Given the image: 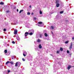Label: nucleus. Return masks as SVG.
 <instances>
[{
  "label": "nucleus",
  "mask_w": 74,
  "mask_h": 74,
  "mask_svg": "<svg viewBox=\"0 0 74 74\" xmlns=\"http://www.w3.org/2000/svg\"><path fill=\"white\" fill-rule=\"evenodd\" d=\"M38 25L39 26H40V27H41L42 26H43V24H42V22H39L38 23Z\"/></svg>",
  "instance_id": "nucleus-1"
},
{
  "label": "nucleus",
  "mask_w": 74,
  "mask_h": 74,
  "mask_svg": "<svg viewBox=\"0 0 74 74\" xmlns=\"http://www.w3.org/2000/svg\"><path fill=\"white\" fill-rule=\"evenodd\" d=\"M29 31L31 32L29 33V35H30V36H32V35H33L34 33V30H33V29H32L29 30Z\"/></svg>",
  "instance_id": "nucleus-2"
},
{
  "label": "nucleus",
  "mask_w": 74,
  "mask_h": 74,
  "mask_svg": "<svg viewBox=\"0 0 74 74\" xmlns=\"http://www.w3.org/2000/svg\"><path fill=\"white\" fill-rule=\"evenodd\" d=\"M25 38H27V36L29 35V33L28 32H26L25 33Z\"/></svg>",
  "instance_id": "nucleus-3"
},
{
  "label": "nucleus",
  "mask_w": 74,
  "mask_h": 74,
  "mask_svg": "<svg viewBox=\"0 0 74 74\" xmlns=\"http://www.w3.org/2000/svg\"><path fill=\"white\" fill-rule=\"evenodd\" d=\"M18 64H20V62H16L15 66H16V67H17Z\"/></svg>",
  "instance_id": "nucleus-4"
},
{
  "label": "nucleus",
  "mask_w": 74,
  "mask_h": 74,
  "mask_svg": "<svg viewBox=\"0 0 74 74\" xmlns=\"http://www.w3.org/2000/svg\"><path fill=\"white\" fill-rule=\"evenodd\" d=\"M17 33H18V31L16 29L15 30L14 33V34H16Z\"/></svg>",
  "instance_id": "nucleus-5"
},
{
  "label": "nucleus",
  "mask_w": 74,
  "mask_h": 74,
  "mask_svg": "<svg viewBox=\"0 0 74 74\" xmlns=\"http://www.w3.org/2000/svg\"><path fill=\"white\" fill-rule=\"evenodd\" d=\"M72 43H71V45L69 47V49H70V50H71V48H72Z\"/></svg>",
  "instance_id": "nucleus-6"
},
{
  "label": "nucleus",
  "mask_w": 74,
  "mask_h": 74,
  "mask_svg": "<svg viewBox=\"0 0 74 74\" xmlns=\"http://www.w3.org/2000/svg\"><path fill=\"white\" fill-rule=\"evenodd\" d=\"M38 47V48L40 49H41V48H42V46H41V44H39Z\"/></svg>",
  "instance_id": "nucleus-7"
},
{
  "label": "nucleus",
  "mask_w": 74,
  "mask_h": 74,
  "mask_svg": "<svg viewBox=\"0 0 74 74\" xmlns=\"http://www.w3.org/2000/svg\"><path fill=\"white\" fill-rule=\"evenodd\" d=\"M16 37V39L17 40H18V41L20 40V38H19V36H17Z\"/></svg>",
  "instance_id": "nucleus-8"
},
{
  "label": "nucleus",
  "mask_w": 74,
  "mask_h": 74,
  "mask_svg": "<svg viewBox=\"0 0 74 74\" xmlns=\"http://www.w3.org/2000/svg\"><path fill=\"white\" fill-rule=\"evenodd\" d=\"M71 65H69V66L68 67V69L70 70V68H71Z\"/></svg>",
  "instance_id": "nucleus-9"
},
{
  "label": "nucleus",
  "mask_w": 74,
  "mask_h": 74,
  "mask_svg": "<svg viewBox=\"0 0 74 74\" xmlns=\"http://www.w3.org/2000/svg\"><path fill=\"white\" fill-rule=\"evenodd\" d=\"M41 40L40 39H38L37 40V41L38 42H41Z\"/></svg>",
  "instance_id": "nucleus-10"
},
{
  "label": "nucleus",
  "mask_w": 74,
  "mask_h": 74,
  "mask_svg": "<svg viewBox=\"0 0 74 74\" xmlns=\"http://www.w3.org/2000/svg\"><path fill=\"white\" fill-rule=\"evenodd\" d=\"M56 5L57 7H59L60 5V4L59 3H56Z\"/></svg>",
  "instance_id": "nucleus-11"
},
{
  "label": "nucleus",
  "mask_w": 74,
  "mask_h": 74,
  "mask_svg": "<svg viewBox=\"0 0 74 74\" xmlns=\"http://www.w3.org/2000/svg\"><path fill=\"white\" fill-rule=\"evenodd\" d=\"M51 29L52 30L53 29H54V26H51Z\"/></svg>",
  "instance_id": "nucleus-12"
},
{
  "label": "nucleus",
  "mask_w": 74,
  "mask_h": 74,
  "mask_svg": "<svg viewBox=\"0 0 74 74\" xmlns=\"http://www.w3.org/2000/svg\"><path fill=\"white\" fill-rule=\"evenodd\" d=\"M25 26L27 27H29V24H26Z\"/></svg>",
  "instance_id": "nucleus-13"
},
{
  "label": "nucleus",
  "mask_w": 74,
  "mask_h": 74,
  "mask_svg": "<svg viewBox=\"0 0 74 74\" xmlns=\"http://www.w3.org/2000/svg\"><path fill=\"white\" fill-rule=\"evenodd\" d=\"M23 54H25V55H27V52L26 51H24L23 52Z\"/></svg>",
  "instance_id": "nucleus-14"
},
{
  "label": "nucleus",
  "mask_w": 74,
  "mask_h": 74,
  "mask_svg": "<svg viewBox=\"0 0 74 74\" xmlns=\"http://www.w3.org/2000/svg\"><path fill=\"white\" fill-rule=\"evenodd\" d=\"M45 37H47L48 36V34H47V33H45Z\"/></svg>",
  "instance_id": "nucleus-15"
},
{
  "label": "nucleus",
  "mask_w": 74,
  "mask_h": 74,
  "mask_svg": "<svg viewBox=\"0 0 74 74\" xmlns=\"http://www.w3.org/2000/svg\"><path fill=\"white\" fill-rule=\"evenodd\" d=\"M63 49H62V47H60V51H63Z\"/></svg>",
  "instance_id": "nucleus-16"
},
{
  "label": "nucleus",
  "mask_w": 74,
  "mask_h": 74,
  "mask_svg": "<svg viewBox=\"0 0 74 74\" xmlns=\"http://www.w3.org/2000/svg\"><path fill=\"white\" fill-rule=\"evenodd\" d=\"M9 63H10L11 64H14V62H10Z\"/></svg>",
  "instance_id": "nucleus-17"
},
{
  "label": "nucleus",
  "mask_w": 74,
  "mask_h": 74,
  "mask_svg": "<svg viewBox=\"0 0 74 74\" xmlns=\"http://www.w3.org/2000/svg\"><path fill=\"white\" fill-rule=\"evenodd\" d=\"M0 4H1V5H3V4H4V3H3V2H1L0 3Z\"/></svg>",
  "instance_id": "nucleus-18"
},
{
  "label": "nucleus",
  "mask_w": 74,
  "mask_h": 74,
  "mask_svg": "<svg viewBox=\"0 0 74 74\" xmlns=\"http://www.w3.org/2000/svg\"><path fill=\"white\" fill-rule=\"evenodd\" d=\"M39 13L40 14H42V11H41V10L40 11Z\"/></svg>",
  "instance_id": "nucleus-19"
},
{
  "label": "nucleus",
  "mask_w": 74,
  "mask_h": 74,
  "mask_svg": "<svg viewBox=\"0 0 74 74\" xmlns=\"http://www.w3.org/2000/svg\"><path fill=\"white\" fill-rule=\"evenodd\" d=\"M23 11V10H21L19 12V13L21 14V12H22Z\"/></svg>",
  "instance_id": "nucleus-20"
},
{
  "label": "nucleus",
  "mask_w": 74,
  "mask_h": 74,
  "mask_svg": "<svg viewBox=\"0 0 74 74\" xmlns=\"http://www.w3.org/2000/svg\"><path fill=\"white\" fill-rule=\"evenodd\" d=\"M4 52L5 53H7V50H5L4 51Z\"/></svg>",
  "instance_id": "nucleus-21"
},
{
  "label": "nucleus",
  "mask_w": 74,
  "mask_h": 74,
  "mask_svg": "<svg viewBox=\"0 0 74 74\" xmlns=\"http://www.w3.org/2000/svg\"><path fill=\"white\" fill-rule=\"evenodd\" d=\"M14 58H15V57H14V56H12V59L13 60L14 59Z\"/></svg>",
  "instance_id": "nucleus-22"
},
{
  "label": "nucleus",
  "mask_w": 74,
  "mask_h": 74,
  "mask_svg": "<svg viewBox=\"0 0 74 74\" xmlns=\"http://www.w3.org/2000/svg\"><path fill=\"white\" fill-rule=\"evenodd\" d=\"M59 3V0L56 1V4H58Z\"/></svg>",
  "instance_id": "nucleus-23"
},
{
  "label": "nucleus",
  "mask_w": 74,
  "mask_h": 74,
  "mask_svg": "<svg viewBox=\"0 0 74 74\" xmlns=\"http://www.w3.org/2000/svg\"><path fill=\"white\" fill-rule=\"evenodd\" d=\"M27 15H30V13L29 12H28L27 13Z\"/></svg>",
  "instance_id": "nucleus-24"
},
{
  "label": "nucleus",
  "mask_w": 74,
  "mask_h": 74,
  "mask_svg": "<svg viewBox=\"0 0 74 74\" xmlns=\"http://www.w3.org/2000/svg\"><path fill=\"white\" fill-rule=\"evenodd\" d=\"M12 44H15V42H14V41H12Z\"/></svg>",
  "instance_id": "nucleus-25"
},
{
  "label": "nucleus",
  "mask_w": 74,
  "mask_h": 74,
  "mask_svg": "<svg viewBox=\"0 0 74 74\" xmlns=\"http://www.w3.org/2000/svg\"><path fill=\"white\" fill-rule=\"evenodd\" d=\"M65 44H68L69 43V41H66L65 42Z\"/></svg>",
  "instance_id": "nucleus-26"
},
{
  "label": "nucleus",
  "mask_w": 74,
  "mask_h": 74,
  "mask_svg": "<svg viewBox=\"0 0 74 74\" xmlns=\"http://www.w3.org/2000/svg\"><path fill=\"white\" fill-rule=\"evenodd\" d=\"M10 63V61H8L5 64H8V63Z\"/></svg>",
  "instance_id": "nucleus-27"
},
{
  "label": "nucleus",
  "mask_w": 74,
  "mask_h": 74,
  "mask_svg": "<svg viewBox=\"0 0 74 74\" xmlns=\"http://www.w3.org/2000/svg\"><path fill=\"white\" fill-rule=\"evenodd\" d=\"M60 14H63V11H62L60 12Z\"/></svg>",
  "instance_id": "nucleus-28"
},
{
  "label": "nucleus",
  "mask_w": 74,
  "mask_h": 74,
  "mask_svg": "<svg viewBox=\"0 0 74 74\" xmlns=\"http://www.w3.org/2000/svg\"><path fill=\"white\" fill-rule=\"evenodd\" d=\"M26 55L27 54H23V56H26Z\"/></svg>",
  "instance_id": "nucleus-29"
},
{
  "label": "nucleus",
  "mask_w": 74,
  "mask_h": 74,
  "mask_svg": "<svg viewBox=\"0 0 74 74\" xmlns=\"http://www.w3.org/2000/svg\"><path fill=\"white\" fill-rule=\"evenodd\" d=\"M22 60L23 61V62H25V59L23 58L22 59Z\"/></svg>",
  "instance_id": "nucleus-30"
},
{
  "label": "nucleus",
  "mask_w": 74,
  "mask_h": 74,
  "mask_svg": "<svg viewBox=\"0 0 74 74\" xmlns=\"http://www.w3.org/2000/svg\"><path fill=\"white\" fill-rule=\"evenodd\" d=\"M3 31H4V32H5V31H6V29H3Z\"/></svg>",
  "instance_id": "nucleus-31"
},
{
  "label": "nucleus",
  "mask_w": 74,
  "mask_h": 74,
  "mask_svg": "<svg viewBox=\"0 0 74 74\" xmlns=\"http://www.w3.org/2000/svg\"><path fill=\"white\" fill-rule=\"evenodd\" d=\"M9 12H10V11H9V10L7 11H6V13H8Z\"/></svg>",
  "instance_id": "nucleus-32"
},
{
  "label": "nucleus",
  "mask_w": 74,
  "mask_h": 74,
  "mask_svg": "<svg viewBox=\"0 0 74 74\" xmlns=\"http://www.w3.org/2000/svg\"><path fill=\"white\" fill-rule=\"evenodd\" d=\"M34 20H36V18H35V17H34Z\"/></svg>",
  "instance_id": "nucleus-33"
},
{
  "label": "nucleus",
  "mask_w": 74,
  "mask_h": 74,
  "mask_svg": "<svg viewBox=\"0 0 74 74\" xmlns=\"http://www.w3.org/2000/svg\"><path fill=\"white\" fill-rule=\"evenodd\" d=\"M67 52L68 53H69V50H67Z\"/></svg>",
  "instance_id": "nucleus-34"
},
{
  "label": "nucleus",
  "mask_w": 74,
  "mask_h": 74,
  "mask_svg": "<svg viewBox=\"0 0 74 74\" xmlns=\"http://www.w3.org/2000/svg\"><path fill=\"white\" fill-rule=\"evenodd\" d=\"M60 51H58L57 52V53H59V52Z\"/></svg>",
  "instance_id": "nucleus-35"
},
{
  "label": "nucleus",
  "mask_w": 74,
  "mask_h": 74,
  "mask_svg": "<svg viewBox=\"0 0 74 74\" xmlns=\"http://www.w3.org/2000/svg\"><path fill=\"white\" fill-rule=\"evenodd\" d=\"M8 73H9L10 72V70L8 71Z\"/></svg>",
  "instance_id": "nucleus-36"
},
{
  "label": "nucleus",
  "mask_w": 74,
  "mask_h": 74,
  "mask_svg": "<svg viewBox=\"0 0 74 74\" xmlns=\"http://www.w3.org/2000/svg\"><path fill=\"white\" fill-rule=\"evenodd\" d=\"M40 38H41V37L42 36V35H40Z\"/></svg>",
  "instance_id": "nucleus-37"
},
{
  "label": "nucleus",
  "mask_w": 74,
  "mask_h": 74,
  "mask_svg": "<svg viewBox=\"0 0 74 74\" xmlns=\"http://www.w3.org/2000/svg\"><path fill=\"white\" fill-rule=\"evenodd\" d=\"M18 11H19V10H18V9H17V12H18Z\"/></svg>",
  "instance_id": "nucleus-38"
},
{
  "label": "nucleus",
  "mask_w": 74,
  "mask_h": 74,
  "mask_svg": "<svg viewBox=\"0 0 74 74\" xmlns=\"http://www.w3.org/2000/svg\"><path fill=\"white\" fill-rule=\"evenodd\" d=\"M7 46H8V47H9V46H10V45L8 44L7 45Z\"/></svg>",
  "instance_id": "nucleus-39"
},
{
  "label": "nucleus",
  "mask_w": 74,
  "mask_h": 74,
  "mask_svg": "<svg viewBox=\"0 0 74 74\" xmlns=\"http://www.w3.org/2000/svg\"><path fill=\"white\" fill-rule=\"evenodd\" d=\"M29 7H30V8H32V6L31 5L29 6Z\"/></svg>",
  "instance_id": "nucleus-40"
},
{
  "label": "nucleus",
  "mask_w": 74,
  "mask_h": 74,
  "mask_svg": "<svg viewBox=\"0 0 74 74\" xmlns=\"http://www.w3.org/2000/svg\"><path fill=\"white\" fill-rule=\"evenodd\" d=\"M72 39L74 40V37L72 38Z\"/></svg>",
  "instance_id": "nucleus-41"
},
{
  "label": "nucleus",
  "mask_w": 74,
  "mask_h": 74,
  "mask_svg": "<svg viewBox=\"0 0 74 74\" xmlns=\"http://www.w3.org/2000/svg\"><path fill=\"white\" fill-rule=\"evenodd\" d=\"M32 15H33V13H32Z\"/></svg>",
  "instance_id": "nucleus-42"
},
{
  "label": "nucleus",
  "mask_w": 74,
  "mask_h": 74,
  "mask_svg": "<svg viewBox=\"0 0 74 74\" xmlns=\"http://www.w3.org/2000/svg\"><path fill=\"white\" fill-rule=\"evenodd\" d=\"M52 34H53V32H51Z\"/></svg>",
  "instance_id": "nucleus-43"
},
{
  "label": "nucleus",
  "mask_w": 74,
  "mask_h": 74,
  "mask_svg": "<svg viewBox=\"0 0 74 74\" xmlns=\"http://www.w3.org/2000/svg\"><path fill=\"white\" fill-rule=\"evenodd\" d=\"M51 56H53V55H51Z\"/></svg>",
  "instance_id": "nucleus-44"
},
{
  "label": "nucleus",
  "mask_w": 74,
  "mask_h": 74,
  "mask_svg": "<svg viewBox=\"0 0 74 74\" xmlns=\"http://www.w3.org/2000/svg\"><path fill=\"white\" fill-rule=\"evenodd\" d=\"M68 21V20H66V21Z\"/></svg>",
  "instance_id": "nucleus-45"
}]
</instances>
